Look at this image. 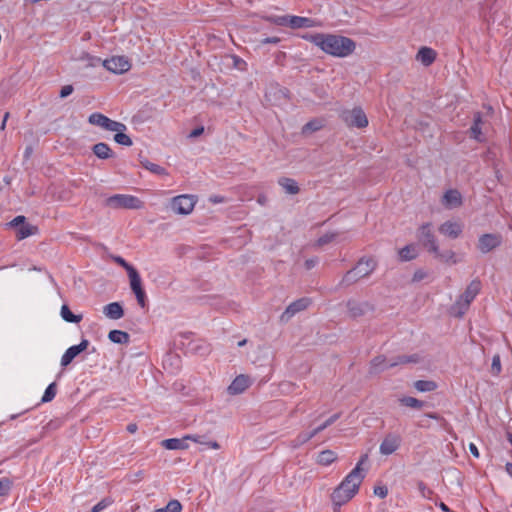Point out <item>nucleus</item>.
<instances>
[{
    "label": "nucleus",
    "mask_w": 512,
    "mask_h": 512,
    "mask_svg": "<svg viewBox=\"0 0 512 512\" xmlns=\"http://www.w3.org/2000/svg\"><path fill=\"white\" fill-rule=\"evenodd\" d=\"M302 38L317 46L324 53L337 58H346L356 50V42L342 35L315 33L305 34Z\"/></svg>",
    "instance_id": "1"
},
{
    "label": "nucleus",
    "mask_w": 512,
    "mask_h": 512,
    "mask_svg": "<svg viewBox=\"0 0 512 512\" xmlns=\"http://www.w3.org/2000/svg\"><path fill=\"white\" fill-rule=\"evenodd\" d=\"M368 455L364 454L356 466L345 476L340 484L333 490L331 500L334 505L342 506L348 503L359 491V488L365 477L363 469L364 463L367 461Z\"/></svg>",
    "instance_id": "2"
},
{
    "label": "nucleus",
    "mask_w": 512,
    "mask_h": 512,
    "mask_svg": "<svg viewBox=\"0 0 512 512\" xmlns=\"http://www.w3.org/2000/svg\"><path fill=\"white\" fill-rule=\"evenodd\" d=\"M481 290V282L477 279L472 280L465 289L464 293L457 299L452 306V313L456 317L463 316L468 310L471 302L476 298Z\"/></svg>",
    "instance_id": "3"
},
{
    "label": "nucleus",
    "mask_w": 512,
    "mask_h": 512,
    "mask_svg": "<svg viewBox=\"0 0 512 512\" xmlns=\"http://www.w3.org/2000/svg\"><path fill=\"white\" fill-rule=\"evenodd\" d=\"M376 268V261L373 258H361L356 266L349 270L343 277L342 283L350 285L359 279L369 276Z\"/></svg>",
    "instance_id": "4"
},
{
    "label": "nucleus",
    "mask_w": 512,
    "mask_h": 512,
    "mask_svg": "<svg viewBox=\"0 0 512 512\" xmlns=\"http://www.w3.org/2000/svg\"><path fill=\"white\" fill-rule=\"evenodd\" d=\"M265 20L278 26H289L291 28H312L321 26L320 22L301 16H267Z\"/></svg>",
    "instance_id": "5"
},
{
    "label": "nucleus",
    "mask_w": 512,
    "mask_h": 512,
    "mask_svg": "<svg viewBox=\"0 0 512 512\" xmlns=\"http://www.w3.org/2000/svg\"><path fill=\"white\" fill-rule=\"evenodd\" d=\"M340 118L348 128L363 129L369 124L368 118L361 107L343 110Z\"/></svg>",
    "instance_id": "6"
},
{
    "label": "nucleus",
    "mask_w": 512,
    "mask_h": 512,
    "mask_svg": "<svg viewBox=\"0 0 512 512\" xmlns=\"http://www.w3.org/2000/svg\"><path fill=\"white\" fill-rule=\"evenodd\" d=\"M106 206L112 209H141L143 202L136 196L115 194L106 199Z\"/></svg>",
    "instance_id": "7"
},
{
    "label": "nucleus",
    "mask_w": 512,
    "mask_h": 512,
    "mask_svg": "<svg viewBox=\"0 0 512 512\" xmlns=\"http://www.w3.org/2000/svg\"><path fill=\"white\" fill-rule=\"evenodd\" d=\"M197 203V197L190 194H182L171 199V210L179 215H189Z\"/></svg>",
    "instance_id": "8"
},
{
    "label": "nucleus",
    "mask_w": 512,
    "mask_h": 512,
    "mask_svg": "<svg viewBox=\"0 0 512 512\" xmlns=\"http://www.w3.org/2000/svg\"><path fill=\"white\" fill-rule=\"evenodd\" d=\"M24 216L15 217L9 225L17 228V239L23 240L29 236L35 235L38 232V228L34 225L25 222Z\"/></svg>",
    "instance_id": "9"
},
{
    "label": "nucleus",
    "mask_w": 512,
    "mask_h": 512,
    "mask_svg": "<svg viewBox=\"0 0 512 512\" xmlns=\"http://www.w3.org/2000/svg\"><path fill=\"white\" fill-rule=\"evenodd\" d=\"M103 66L115 74H123L130 70L131 64L124 56H113L103 62Z\"/></svg>",
    "instance_id": "10"
},
{
    "label": "nucleus",
    "mask_w": 512,
    "mask_h": 512,
    "mask_svg": "<svg viewBox=\"0 0 512 512\" xmlns=\"http://www.w3.org/2000/svg\"><path fill=\"white\" fill-rule=\"evenodd\" d=\"M418 239L429 252H437V242L431 231V224L427 223L419 228Z\"/></svg>",
    "instance_id": "11"
},
{
    "label": "nucleus",
    "mask_w": 512,
    "mask_h": 512,
    "mask_svg": "<svg viewBox=\"0 0 512 512\" xmlns=\"http://www.w3.org/2000/svg\"><path fill=\"white\" fill-rule=\"evenodd\" d=\"M401 445V437L397 434H387L382 440L379 451L382 455H391L396 452Z\"/></svg>",
    "instance_id": "12"
},
{
    "label": "nucleus",
    "mask_w": 512,
    "mask_h": 512,
    "mask_svg": "<svg viewBox=\"0 0 512 512\" xmlns=\"http://www.w3.org/2000/svg\"><path fill=\"white\" fill-rule=\"evenodd\" d=\"M129 280H130V286L132 291L134 292L138 304L143 308L146 305V295L145 291L142 288L141 285V278L137 270L131 272L128 274Z\"/></svg>",
    "instance_id": "13"
},
{
    "label": "nucleus",
    "mask_w": 512,
    "mask_h": 512,
    "mask_svg": "<svg viewBox=\"0 0 512 512\" xmlns=\"http://www.w3.org/2000/svg\"><path fill=\"white\" fill-rule=\"evenodd\" d=\"M129 280H130V286L132 291L134 292L138 304L143 308L146 305V295L145 291L142 288L141 285V278L137 270L131 272L128 274Z\"/></svg>",
    "instance_id": "14"
},
{
    "label": "nucleus",
    "mask_w": 512,
    "mask_h": 512,
    "mask_svg": "<svg viewBox=\"0 0 512 512\" xmlns=\"http://www.w3.org/2000/svg\"><path fill=\"white\" fill-rule=\"evenodd\" d=\"M129 280H130V286L132 291L134 292L138 304L143 308L146 305V295L145 291L142 288L141 285V278L137 270L131 272L128 274Z\"/></svg>",
    "instance_id": "15"
},
{
    "label": "nucleus",
    "mask_w": 512,
    "mask_h": 512,
    "mask_svg": "<svg viewBox=\"0 0 512 512\" xmlns=\"http://www.w3.org/2000/svg\"><path fill=\"white\" fill-rule=\"evenodd\" d=\"M129 280H130V286L132 291L134 292L138 304L143 308L146 305V295L145 291L142 288L141 285V278L137 270L131 272L128 274Z\"/></svg>",
    "instance_id": "16"
},
{
    "label": "nucleus",
    "mask_w": 512,
    "mask_h": 512,
    "mask_svg": "<svg viewBox=\"0 0 512 512\" xmlns=\"http://www.w3.org/2000/svg\"><path fill=\"white\" fill-rule=\"evenodd\" d=\"M311 303L309 298H300L294 302H292L286 310L282 313L280 319L281 321H288L292 316L296 313L305 310Z\"/></svg>",
    "instance_id": "17"
},
{
    "label": "nucleus",
    "mask_w": 512,
    "mask_h": 512,
    "mask_svg": "<svg viewBox=\"0 0 512 512\" xmlns=\"http://www.w3.org/2000/svg\"><path fill=\"white\" fill-rule=\"evenodd\" d=\"M88 345L89 341L83 339L78 345L69 347L61 357V365L68 366L76 356L87 349Z\"/></svg>",
    "instance_id": "18"
},
{
    "label": "nucleus",
    "mask_w": 512,
    "mask_h": 512,
    "mask_svg": "<svg viewBox=\"0 0 512 512\" xmlns=\"http://www.w3.org/2000/svg\"><path fill=\"white\" fill-rule=\"evenodd\" d=\"M501 244V236L497 234H483L478 241V248L482 253H488Z\"/></svg>",
    "instance_id": "19"
},
{
    "label": "nucleus",
    "mask_w": 512,
    "mask_h": 512,
    "mask_svg": "<svg viewBox=\"0 0 512 512\" xmlns=\"http://www.w3.org/2000/svg\"><path fill=\"white\" fill-rule=\"evenodd\" d=\"M251 385L249 376L241 374L238 375L232 383L228 386V393L230 395H238L243 393Z\"/></svg>",
    "instance_id": "20"
},
{
    "label": "nucleus",
    "mask_w": 512,
    "mask_h": 512,
    "mask_svg": "<svg viewBox=\"0 0 512 512\" xmlns=\"http://www.w3.org/2000/svg\"><path fill=\"white\" fill-rule=\"evenodd\" d=\"M463 225L456 221H446L439 227V232L444 236L455 239L460 236Z\"/></svg>",
    "instance_id": "21"
},
{
    "label": "nucleus",
    "mask_w": 512,
    "mask_h": 512,
    "mask_svg": "<svg viewBox=\"0 0 512 512\" xmlns=\"http://www.w3.org/2000/svg\"><path fill=\"white\" fill-rule=\"evenodd\" d=\"M412 361H414V359H411L409 357H401L399 359V363H408V362H412ZM397 364H398V362H388L385 359V357H383V356L375 357L371 362L372 368L375 371L384 370V369L393 367Z\"/></svg>",
    "instance_id": "22"
},
{
    "label": "nucleus",
    "mask_w": 512,
    "mask_h": 512,
    "mask_svg": "<svg viewBox=\"0 0 512 512\" xmlns=\"http://www.w3.org/2000/svg\"><path fill=\"white\" fill-rule=\"evenodd\" d=\"M436 57V51L426 46L421 47L416 54V60L426 67L432 65L433 62L436 60Z\"/></svg>",
    "instance_id": "23"
},
{
    "label": "nucleus",
    "mask_w": 512,
    "mask_h": 512,
    "mask_svg": "<svg viewBox=\"0 0 512 512\" xmlns=\"http://www.w3.org/2000/svg\"><path fill=\"white\" fill-rule=\"evenodd\" d=\"M443 204L446 207H458L462 204V197L459 191L450 189L443 196Z\"/></svg>",
    "instance_id": "24"
},
{
    "label": "nucleus",
    "mask_w": 512,
    "mask_h": 512,
    "mask_svg": "<svg viewBox=\"0 0 512 512\" xmlns=\"http://www.w3.org/2000/svg\"><path fill=\"white\" fill-rule=\"evenodd\" d=\"M103 313L110 319H120L124 315L122 306L118 302H112L104 306Z\"/></svg>",
    "instance_id": "25"
},
{
    "label": "nucleus",
    "mask_w": 512,
    "mask_h": 512,
    "mask_svg": "<svg viewBox=\"0 0 512 512\" xmlns=\"http://www.w3.org/2000/svg\"><path fill=\"white\" fill-rule=\"evenodd\" d=\"M161 445L168 450H184L188 448L185 436L179 438H169L162 441Z\"/></svg>",
    "instance_id": "26"
},
{
    "label": "nucleus",
    "mask_w": 512,
    "mask_h": 512,
    "mask_svg": "<svg viewBox=\"0 0 512 512\" xmlns=\"http://www.w3.org/2000/svg\"><path fill=\"white\" fill-rule=\"evenodd\" d=\"M347 308L352 317H358L370 309V306L368 303H359L357 301L350 300L347 303Z\"/></svg>",
    "instance_id": "27"
},
{
    "label": "nucleus",
    "mask_w": 512,
    "mask_h": 512,
    "mask_svg": "<svg viewBox=\"0 0 512 512\" xmlns=\"http://www.w3.org/2000/svg\"><path fill=\"white\" fill-rule=\"evenodd\" d=\"M278 184L285 190L287 194L295 195L300 191L297 182L294 179L288 177H281L278 180Z\"/></svg>",
    "instance_id": "28"
},
{
    "label": "nucleus",
    "mask_w": 512,
    "mask_h": 512,
    "mask_svg": "<svg viewBox=\"0 0 512 512\" xmlns=\"http://www.w3.org/2000/svg\"><path fill=\"white\" fill-rule=\"evenodd\" d=\"M93 153L100 159H108L113 157V151L108 144L100 142L93 146Z\"/></svg>",
    "instance_id": "29"
},
{
    "label": "nucleus",
    "mask_w": 512,
    "mask_h": 512,
    "mask_svg": "<svg viewBox=\"0 0 512 512\" xmlns=\"http://www.w3.org/2000/svg\"><path fill=\"white\" fill-rule=\"evenodd\" d=\"M337 460V454L332 450H323L317 456V463L322 466L331 465Z\"/></svg>",
    "instance_id": "30"
},
{
    "label": "nucleus",
    "mask_w": 512,
    "mask_h": 512,
    "mask_svg": "<svg viewBox=\"0 0 512 512\" xmlns=\"http://www.w3.org/2000/svg\"><path fill=\"white\" fill-rule=\"evenodd\" d=\"M432 253L434 254L435 258L447 264H456L459 261L458 258L456 257L455 252H453L452 250L440 252L439 247H437V252Z\"/></svg>",
    "instance_id": "31"
},
{
    "label": "nucleus",
    "mask_w": 512,
    "mask_h": 512,
    "mask_svg": "<svg viewBox=\"0 0 512 512\" xmlns=\"http://www.w3.org/2000/svg\"><path fill=\"white\" fill-rule=\"evenodd\" d=\"M481 124H482L481 115H480V113H477L474 117V123L470 128L471 137L477 141H483Z\"/></svg>",
    "instance_id": "32"
},
{
    "label": "nucleus",
    "mask_w": 512,
    "mask_h": 512,
    "mask_svg": "<svg viewBox=\"0 0 512 512\" xmlns=\"http://www.w3.org/2000/svg\"><path fill=\"white\" fill-rule=\"evenodd\" d=\"M417 256L416 247L413 244L407 245L399 250V257L402 261H410Z\"/></svg>",
    "instance_id": "33"
},
{
    "label": "nucleus",
    "mask_w": 512,
    "mask_h": 512,
    "mask_svg": "<svg viewBox=\"0 0 512 512\" xmlns=\"http://www.w3.org/2000/svg\"><path fill=\"white\" fill-rule=\"evenodd\" d=\"M108 338L114 343L123 344L128 342L129 335L128 333L121 330H111L108 334Z\"/></svg>",
    "instance_id": "34"
},
{
    "label": "nucleus",
    "mask_w": 512,
    "mask_h": 512,
    "mask_svg": "<svg viewBox=\"0 0 512 512\" xmlns=\"http://www.w3.org/2000/svg\"><path fill=\"white\" fill-rule=\"evenodd\" d=\"M414 387L419 392H430L437 388V384L434 381L429 380H418L414 383Z\"/></svg>",
    "instance_id": "35"
},
{
    "label": "nucleus",
    "mask_w": 512,
    "mask_h": 512,
    "mask_svg": "<svg viewBox=\"0 0 512 512\" xmlns=\"http://www.w3.org/2000/svg\"><path fill=\"white\" fill-rule=\"evenodd\" d=\"M61 316L66 322L79 323L82 319L81 315H74L67 305L61 307Z\"/></svg>",
    "instance_id": "36"
},
{
    "label": "nucleus",
    "mask_w": 512,
    "mask_h": 512,
    "mask_svg": "<svg viewBox=\"0 0 512 512\" xmlns=\"http://www.w3.org/2000/svg\"><path fill=\"white\" fill-rule=\"evenodd\" d=\"M107 119H108V117H107V116H105L104 114L99 113V112H95V113H92V114L88 117V122H89L91 125H95V126H98V127L104 128V126H105V124H106Z\"/></svg>",
    "instance_id": "37"
},
{
    "label": "nucleus",
    "mask_w": 512,
    "mask_h": 512,
    "mask_svg": "<svg viewBox=\"0 0 512 512\" xmlns=\"http://www.w3.org/2000/svg\"><path fill=\"white\" fill-rule=\"evenodd\" d=\"M103 129L116 133L117 131H126L127 127L124 123L108 118Z\"/></svg>",
    "instance_id": "38"
},
{
    "label": "nucleus",
    "mask_w": 512,
    "mask_h": 512,
    "mask_svg": "<svg viewBox=\"0 0 512 512\" xmlns=\"http://www.w3.org/2000/svg\"><path fill=\"white\" fill-rule=\"evenodd\" d=\"M142 165L145 169H147L148 171H150L153 174L167 175L166 169L158 164H155V163H152V162L146 160V161L142 162Z\"/></svg>",
    "instance_id": "39"
},
{
    "label": "nucleus",
    "mask_w": 512,
    "mask_h": 512,
    "mask_svg": "<svg viewBox=\"0 0 512 512\" xmlns=\"http://www.w3.org/2000/svg\"><path fill=\"white\" fill-rule=\"evenodd\" d=\"M315 436L314 432H306V433H300L293 441H292V447L297 448L304 443L308 442Z\"/></svg>",
    "instance_id": "40"
},
{
    "label": "nucleus",
    "mask_w": 512,
    "mask_h": 512,
    "mask_svg": "<svg viewBox=\"0 0 512 512\" xmlns=\"http://www.w3.org/2000/svg\"><path fill=\"white\" fill-rule=\"evenodd\" d=\"M182 505L178 500H170L163 508L156 509L155 512H181Z\"/></svg>",
    "instance_id": "41"
},
{
    "label": "nucleus",
    "mask_w": 512,
    "mask_h": 512,
    "mask_svg": "<svg viewBox=\"0 0 512 512\" xmlns=\"http://www.w3.org/2000/svg\"><path fill=\"white\" fill-rule=\"evenodd\" d=\"M400 403L404 406L420 409L423 407V402L410 396L402 397L400 400Z\"/></svg>",
    "instance_id": "42"
},
{
    "label": "nucleus",
    "mask_w": 512,
    "mask_h": 512,
    "mask_svg": "<svg viewBox=\"0 0 512 512\" xmlns=\"http://www.w3.org/2000/svg\"><path fill=\"white\" fill-rule=\"evenodd\" d=\"M126 131H117L114 135V141L123 146H131L132 139L125 133Z\"/></svg>",
    "instance_id": "43"
},
{
    "label": "nucleus",
    "mask_w": 512,
    "mask_h": 512,
    "mask_svg": "<svg viewBox=\"0 0 512 512\" xmlns=\"http://www.w3.org/2000/svg\"><path fill=\"white\" fill-rule=\"evenodd\" d=\"M56 396V384L55 383H51L48 385V387L46 388L43 396H42V399L41 401L43 403H47V402H50L52 401Z\"/></svg>",
    "instance_id": "44"
},
{
    "label": "nucleus",
    "mask_w": 512,
    "mask_h": 512,
    "mask_svg": "<svg viewBox=\"0 0 512 512\" xmlns=\"http://www.w3.org/2000/svg\"><path fill=\"white\" fill-rule=\"evenodd\" d=\"M323 127V123L320 120H312L306 123L303 127V133L306 132H315L320 130Z\"/></svg>",
    "instance_id": "45"
},
{
    "label": "nucleus",
    "mask_w": 512,
    "mask_h": 512,
    "mask_svg": "<svg viewBox=\"0 0 512 512\" xmlns=\"http://www.w3.org/2000/svg\"><path fill=\"white\" fill-rule=\"evenodd\" d=\"M112 504L113 500L109 497H106L102 499L100 502H98L96 505H94L91 509V512H101Z\"/></svg>",
    "instance_id": "46"
},
{
    "label": "nucleus",
    "mask_w": 512,
    "mask_h": 512,
    "mask_svg": "<svg viewBox=\"0 0 512 512\" xmlns=\"http://www.w3.org/2000/svg\"><path fill=\"white\" fill-rule=\"evenodd\" d=\"M339 417V414H334L330 418H328L323 424L313 429L312 431L314 432L315 436L324 429H326L328 426L332 425L336 420H338Z\"/></svg>",
    "instance_id": "47"
},
{
    "label": "nucleus",
    "mask_w": 512,
    "mask_h": 512,
    "mask_svg": "<svg viewBox=\"0 0 512 512\" xmlns=\"http://www.w3.org/2000/svg\"><path fill=\"white\" fill-rule=\"evenodd\" d=\"M501 370H502V367H501L500 356L498 354H496L492 358L491 372L493 375L498 376L501 373Z\"/></svg>",
    "instance_id": "48"
},
{
    "label": "nucleus",
    "mask_w": 512,
    "mask_h": 512,
    "mask_svg": "<svg viewBox=\"0 0 512 512\" xmlns=\"http://www.w3.org/2000/svg\"><path fill=\"white\" fill-rule=\"evenodd\" d=\"M114 261L120 266H122L127 271L128 274L136 270L132 265H130L125 259H123L120 256L115 257Z\"/></svg>",
    "instance_id": "49"
},
{
    "label": "nucleus",
    "mask_w": 512,
    "mask_h": 512,
    "mask_svg": "<svg viewBox=\"0 0 512 512\" xmlns=\"http://www.w3.org/2000/svg\"><path fill=\"white\" fill-rule=\"evenodd\" d=\"M11 487V482L7 478H3L0 480V496H4L8 494Z\"/></svg>",
    "instance_id": "50"
},
{
    "label": "nucleus",
    "mask_w": 512,
    "mask_h": 512,
    "mask_svg": "<svg viewBox=\"0 0 512 512\" xmlns=\"http://www.w3.org/2000/svg\"><path fill=\"white\" fill-rule=\"evenodd\" d=\"M373 493L380 498H385L388 495V489L384 485H378L374 487Z\"/></svg>",
    "instance_id": "51"
},
{
    "label": "nucleus",
    "mask_w": 512,
    "mask_h": 512,
    "mask_svg": "<svg viewBox=\"0 0 512 512\" xmlns=\"http://www.w3.org/2000/svg\"><path fill=\"white\" fill-rule=\"evenodd\" d=\"M335 234L331 233V234H325L323 235L322 237H320L318 239V245H325L329 242H331L334 238H335Z\"/></svg>",
    "instance_id": "52"
},
{
    "label": "nucleus",
    "mask_w": 512,
    "mask_h": 512,
    "mask_svg": "<svg viewBox=\"0 0 512 512\" xmlns=\"http://www.w3.org/2000/svg\"><path fill=\"white\" fill-rule=\"evenodd\" d=\"M72 92H73V86L65 85L61 88L60 97L65 98V97L69 96Z\"/></svg>",
    "instance_id": "53"
},
{
    "label": "nucleus",
    "mask_w": 512,
    "mask_h": 512,
    "mask_svg": "<svg viewBox=\"0 0 512 512\" xmlns=\"http://www.w3.org/2000/svg\"><path fill=\"white\" fill-rule=\"evenodd\" d=\"M469 450L474 457L479 458L480 453L477 446L474 443L469 444Z\"/></svg>",
    "instance_id": "54"
},
{
    "label": "nucleus",
    "mask_w": 512,
    "mask_h": 512,
    "mask_svg": "<svg viewBox=\"0 0 512 512\" xmlns=\"http://www.w3.org/2000/svg\"><path fill=\"white\" fill-rule=\"evenodd\" d=\"M203 132H204V128L203 127H198L196 129L192 130L189 136L191 138H195V137L200 136Z\"/></svg>",
    "instance_id": "55"
},
{
    "label": "nucleus",
    "mask_w": 512,
    "mask_h": 512,
    "mask_svg": "<svg viewBox=\"0 0 512 512\" xmlns=\"http://www.w3.org/2000/svg\"><path fill=\"white\" fill-rule=\"evenodd\" d=\"M317 263V259H308L305 261V267L306 269L310 270L312 269Z\"/></svg>",
    "instance_id": "56"
},
{
    "label": "nucleus",
    "mask_w": 512,
    "mask_h": 512,
    "mask_svg": "<svg viewBox=\"0 0 512 512\" xmlns=\"http://www.w3.org/2000/svg\"><path fill=\"white\" fill-rule=\"evenodd\" d=\"M200 438L201 437L198 436V435H186L185 436L186 441L191 440V441L196 442V443H202Z\"/></svg>",
    "instance_id": "57"
},
{
    "label": "nucleus",
    "mask_w": 512,
    "mask_h": 512,
    "mask_svg": "<svg viewBox=\"0 0 512 512\" xmlns=\"http://www.w3.org/2000/svg\"><path fill=\"white\" fill-rule=\"evenodd\" d=\"M425 277V273L423 271H416L414 276H413V280L414 281H420L422 280L423 278Z\"/></svg>",
    "instance_id": "58"
},
{
    "label": "nucleus",
    "mask_w": 512,
    "mask_h": 512,
    "mask_svg": "<svg viewBox=\"0 0 512 512\" xmlns=\"http://www.w3.org/2000/svg\"><path fill=\"white\" fill-rule=\"evenodd\" d=\"M206 445L209 447V448H212V449H219L220 448V445L218 444V442L216 441H210V442H207Z\"/></svg>",
    "instance_id": "59"
},
{
    "label": "nucleus",
    "mask_w": 512,
    "mask_h": 512,
    "mask_svg": "<svg viewBox=\"0 0 512 512\" xmlns=\"http://www.w3.org/2000/svg\"><path fill=\"white\" fill-rule=\"evenodd\" d=\"M505 471L506 473L512 477V463L510 462H507L506 465H505Z\"/></svg>",
    "instance_id": "60"
},
{
    "label": "nucleus",
    "mask_w": 512,
    "mask_h": 512,
    "mask_svg": "<svg viewBox=\"0 0 512 512\" xmlns=\"http://www.w3.org/2000/svg\"><path fill=\"white\" fill-rule=\"evenodd\" d=\"M127 431L129 433H135L137 431V425L134 423H131L127 426Z\"/></svg>",
    "instance_id": "61"
},
{
    "label": "nucleus",
    "mask_w": 512,
    "mask_h": 512,
    "mask_svg": "<svg viewBox=\"0 0 512 512\" xmlns=\"http://www.w3.org/2000/svg\"><path fill=\"white\" fill-rule=\"evenodd\" d=\"M279 42V38L277 37H272V38H266L263 40V43H278Z\"/></svg>",
    "instance_id": "62"
},
{
    "label": "nucleus",
    "mask_w": 512,
    "mask_h": 512,
    "mask_svg": "<svg viewBox=\"0 0 512 512\" xmlns=\"http://www.w3.org/2000/svg\"><path fill=\"white\" fill-rule=\"evenodd\" d=\"M438 507H439L442 511H444V512H449V511H450L449 507H448L444 502H440V503L438 504Z\"/></svg>",
    "instance_id": "63"
},
{
    "label": "nucleus",
    "mask_w": 512,
    "mask_h": 512,
    "mask_svg": "<svg viewBox=\"0 0 512 512\" xmlns=\"http://www.w3.org/2000/svg\"><path fill=\"white\" fill-rule=\"evenodd\" d=\"M167 360H174L175 362H177V364L180 362V359L177 355H170L168 356Z\"/></svg>",
    "instance_id": "64"
}]
</instances>
